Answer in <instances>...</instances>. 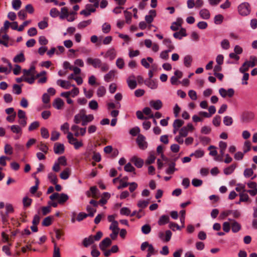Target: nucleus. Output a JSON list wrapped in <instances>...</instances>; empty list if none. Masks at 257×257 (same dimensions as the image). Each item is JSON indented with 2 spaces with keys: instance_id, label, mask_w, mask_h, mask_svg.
I'll list each match as a JSON object with an SVG mask.
<instances>
[{
  "instance_id": "1",
  "label": "nucleus",
  "mask_w": 257,
  "mask_h": 257,
  "mask_svg": "<svg viewBox=\"0 0 257 257\" xmlns=\"http://www.w3.org/2000/svg\"><path fill=\"white\" fill-rule=\"evenodd\" d=\"M94 119L93 114H86V111L84 109H81L79 113L76 114L74 117L73 121L75 124H79L81 122L82 126H86Z\"/></svg>"
},
{
  "instance_id": "2",
  "label": "nucleus",
  "mask_w": 257,
  "mask_h": 257,
  "mask_svg": "<svg viewBox=\"0 0 257 257\" xmlns=\"http://www.w3.org/2000/svg\"><path fill=\"white\" fill-rule=\"evenodd\" d=\"M239 14L242 16H246L250 13V5L248 3L244 2L239 5L238 7Z\"/></svg>"
},
{
  "instance_id": "3",
  "label": "nucleus",
  "mask_w": 257,
  "mask_h": 257,
  "mask_svg": "<svg viewBox=\"0 0 257 257\" xmlns=\"http://www.w3.org/2000/svg\"><path fill=\"white\" fill-rule=\"evenodd\" d=\"M101 60L98 58H92L88 57L86 59V63L89 65L92 66L95 68H98L100 66Z\"/></svg>"
},
{
  "instance_id": "4",
  "label": "nucleus",
  "mask_w": 257,
  "mask_h": 257,
  "mask_svg": "<svg viewBox=\"0 0 257 257\" xmlns=\"http://www.w3.org/2000/svg\"><path fill=\"white\" fill-rule=\"evenodd\" d=\"M219 93L220 95L223 98L227 96L232 97L234 94V90L232 88H229L227 90L223 88H221L219 89Z\"/></svg>"
},
{
  "instance_id": "5",
  "label": "nucleus",
  "mask_w": 257,
  "mask_h": 257,
  "mask_svg": "<svg viewBox=\"0 0 257 257\" xmlns=\"http://www.w3.org/2000/svg\"><path fill=\"white\" fill-rule=\"evenodd\" d=\"M172 233L170 230L166 231L165 233L162 231H160L158 233L159 237L162 240L166 242L169 241L172 236Z\"/></svg>"
},
{
  "instance_id": "6",
  "label": "nucleus",
  "mask_w": 257,
  "mask_h": 257,
  "mask_svg": "<svg viewBox=\"0 0 257 257\" xmlns=\"http://www.w3.org/2000/svg\"><path fill=\"white\" fill-rule=\"evenodd\" d=\"M145 137L141 134H139L137 139V142L140 148L143 150L147 147V143L145 141Z\"/></svg>"
},
{
  "instance_id": "7",
  "label": "nucleus",
  "mask_w": 257,
  "mask_h": 257,
  "mask_svg": "<svg viewBox=\"0 0 257 257\" xmlns=\"http://www.w3.org/2000/svg\"><path fill=\"white\" fill-rule=\"evenodd\" d=\"M254 117V114L251 111H245L241 115V119L242 121L248 122L252 120Z\"/></svg>"
},
{
  "instance_id": "8",
  "label": "nucleus",
  "mask_w": 257,
  "mask_h": 257,
  "mask_svg": "<svg viewBox=\"0 0 257 257\" xmlns=\"http://www.w3.org/2000/svg\"><path fill=\"white\" fill-rule=\"evenodd\" d=\"M112 243L111 239L109 237L103 239L99 243L100 249L102 251H105L106 248L109 246Z\"/></svg>"
},
{
  "instance_id": "9",
  "label": "nucleus",
  "mask_w": 257,
  "mask_h": 257,
  "mask_svg": "<svg viewBox=\"0 0 257 257\" xmlns=\"http://www.w3.org/2000/svg\"><path fill=\"white\" fill-rule=\"evenodd\" d=\"M64 146L62 144L56 143L54 146V152L56 154H62L64 152Z\"/></svg>"
},
{
  "instance_id": "10",
  "label": "nucleus",
  "mask_w": 257,
  "mask_h": 257,
  "mask_svg": "<svg viewBox=\"0 0 257 257\" xmlns=\"http://www.w3.org/2000/svg\"><path fill=\"white\" fill-rule=\"evenodd\" d=\"M228 220L231 222L232 231L234 233L238 232L241 229L240 224L235 220L231 219H228Z\"/></svg>"
},
{
  "instance_id": "11",
  "label": "nucleus",
  "mask_w": 257,
  "mask_h": 257,
  "mask_svg": "<svg viewBox=\"0 0 257 257\" xmlns=\"http://www.w3.org/2000/svg\"><path fill=\"white\" fill-rule=\"evenodd\" d=\"M135 79V76L134 75H132L127 79L128 86L131 89H134L137 87V83Z\"/></svg>"
},
{
  "instance_id": "12",
  "label": "nucleus",
  "mask_w": 257,
  "mask_h": 257,
  "mask_svg": "<svg viewBox=\"0 0 257 257\" xmlns=\"http://www.w3.org/2000/svg\"><path fill=\"white\" fill-rule=\"evenodd\" d=\"M116 55V51L113 48H111L107 50L106 52L104 57L108 58L110 60H113Z\"/></svg>"
},
{
  "instance_id": "13",
  "label": "nucleus",
  "mask_w": 257,
  "mask_h": 257,
  "mask_svg": "<svg viewBox=\"0 0 257 257\" xmlns=\"http://www.w3.org/2000/svg\"><path fill=\"white\" fill-rule=\"evenodd\" d=\"M150 105L155 110H159L162 107V102L160 100H151L150 102Z\"/></svg>"
},
{
  "instance_id": "14",
  "label": "nucleus",
  "mask_w": 257,
  "mask_h": 257,
  "mask_svg": "<svg viewBox=\"0 0 257 257\" xmlns=\"http://www.w3.org/2000/svg\"><path fill=\"white\" fill-rule=\"evenodd\" d=\"M131 161L133 162L134 165L138 168H142L144 164L143 160L137 158L136 157H134L131 159Z\"/></svg>"
},
{
  "instance_id": "15",
  "label": "nucleus",
  "mask_w": 257,
  "mask_h": 257,
  "mask_svg": "<svg viewBox=\"0 0 257 257\" xmlns=\"http://www.w3.org/2000/svg\"><path fill=\"white\" fill-rule=\"evenodd\" d=\"M187 36L186 30L184 28H181L179 32H175L173 34V36L176 39H181L182 37Z\"/></svg>"
},
{
  "instance_id": "16",
  "label": "nucleus",
  "mask_w": 257,
  "mask_h": 257,
  "mask_svg": "<svg viewBox=\"0 0 257 257\" xmlns=\"http://www.w3.org/2000/svg\"><path fill=\"white\" fill-rule=\"evenodd\" d=\"M145 84L147 85L149 88L155 89H156L158 87V84L156 81L151 79H149L144 81Z\"/></svg>"
},
{
  "instance_id": "17",
  "label": "nucleus",
  "mask_w": 257,
  "mask_h": 257,
  "mask_svg": "<svg viewBox=\"0 0 257 257\" xmlns=\"http://www.w3.org/2000/svg\"><path fill=\"white\" fill-rule=\"evenodd\" d=\"M57 85L60 86L61 87L68 89L71 86V84L69 81L59 79L57 81Z\"/></svg>"
},
{
  "instance_id": "18",
  "label": "nucleus",
  "mask_w": 257,
  "mask_h": 257,
  "mask_svg": "<svg viewBox=\"0 0 257 257\" xmlns=\"http://www.w3.org/2000/svg\"><path fill=\"white\" fill-rule=\"evenodd\" d=\"M245 63H247L249 68L253 67L257 64V58L254 56H251L249 60L245 61Z\"/></svg>"
},
{
  "instance_id": "19",
  "label": "nucleus",
  "mask_w": 257,
  "mask_h": 257,
  "mask_svg": "<svg viewBox=\"0 0 257 257\" xmlns=\"http://www.w3.org/2000/svg\"><path fill=\"white\" fill-rule=\"evenodd\" d=\"M200 16L205 20H208L210 18V14L209 11L206 9H203L200 10L199 12Z\"/></svg>"
},
{
  "instance_id": "20",
  "label": "nucleus",
  "mask_w": 257,
  "mask_h": 257,
  "mask_svg": "<svg viewBox=\"0 0 257 257\" xmlns=\"http://www.w3.org/2000/svg\"><path fill=\"white\" fill-rule=\"evenodd\" d=\"M64 104V101L60 98L55 99L53 103V106L58 109H60Z\"/></svg>"
},
{
  "instance_id": "21",
  "label": "nucleus",
  "mask_w": 257,
  "mask_h": 257,
  "mask_svg": "<svg viewBox=\"0 0 257 257\" xmlns=\"http://www.w3.org/2000/svg\"><path fill=\"white\" fill-rule=\"evenodd\" d=\"M115 70H111L107 74L104 75V81L108 82L110 81L115 76Z\"/></svg>"
},
{
  "instance_id": "22",
  "label": "nucleus",
  "mask_w": 257,
  "mask_h": 257,
  "mask_svg": "<svg viewBox=\"0 0 257 257\" xmlns=\"http://www.w3.org/2000/svg\"><path fill=\"white\" fill-rule=\"evenodd\" d=\"M169 222V217L166 215H162L159 220H158V224L159 225H163Z\"/></svg>"
},
{
  "instance_id": "23",
  "label": "nucleus",
  "mask_w": 257,
  "mask_h": 257,
  "mask_svg": "<svg viewBox=\"0 0 257 257\" xmlns=\"http://www.w3.org/2000/svg\"><path fill=\"white\" fill-rule=\"evenodd\" d=\"M163 43L168 48V50L169 51H172L175 48V47L172 44L171 40L169 38L164 39L163 40Z\"/></svg>"
},
{
  "instance_id": "24",
  "label": "nucleus",
  "mask_w": 257,
  "mask_h": 257,
  "mask_svg": "<svg viewBox=\"0 0 257 257\" xmlns=\"http://www.w3.org/2000/svg\"><path fill=\"white\" fill-rule=\"evenodd\" d=\"M69 199V196L64 193L60 194L58 199V203L62 204L66 202Z\"/></svg>"
},
{
  "instance_id": "25",
  "label": "nucleus",
  "mask_w": 257,
  "mask_h": 257,
  "mask_svg": "<svg viewBox=\"0 0 257 257\" xmlns=\"http://www.w3.org/2000/svg\"><path fill=\"white\" fill-rule=\"evenodd\" d=\"M93 242L94 239L92 238V235H90L88 237H86L83 239L82 243L85 247H87Z\"/></svg>"
},
{
  "instance_id": "26",
  "label": "nucleus",
  "mask_w": 257,
  "mask_h": 257,
  "mask_svg": "<svg viewBox=\"0 0 257 257\" xmlns=\"http://www.w3.org/2000/svg\"><path fill=\"white\" fill-rule=\"evenodd\" d=\"M25 60V58L23 53H21L20 54L16 55L13 59V61L15 63H21L23 62Z\"/></svg>"
},
{
  "instance_id": "27",
  "label": "nucleus",
  "mask_w": 257,
  "mask_h": 257,
  "mask_svg": "<svg viewBox=\"0 0 257 257\" xmlns=\"http://www.w3.org/2000/svg\"><path fill=\"white\" fill-rule=\"evenodd\" d=\"M90 216V217H93V214H87L84 212H80L76 218V220L78 221H81L83 220L84 219L86 218L87 217Z\"/></svg>"
},
{
  "instance_id": "28",
  "label": "nucleus",
  "mask_w": 257,
  "mask_h": 257,
  "mask_svg": "<svg viewBox=\"0 0 257 257\" xmlns=\"http://www.w3.org/2000/svg\"><path fill=\"white\" fill-rule=\"evenodd\" d=\"M192 62V57L191 56L188 55L184 58V64L186 67H190Z\"/></svg>"
},
{
  "instance_id": "29",
  "label": "nucleus",
  "mask_w": 257,
  "mask_h": 257,
  "mask_svg": "<svg viewBox=\"0 0 257 257\" xmlns=\"http://www.w3.org/2000/svg\"><path fill=\"white\" fill-rule=\"evenodd\" d=\"M23 72L24 75H34L35 74V67L34 66H32L29 69H24Z\"/></svg>"
},
{
  "instance_id": "30",
  "label": "nucleus",
  "mask_w": 257,
  "mask_h": 257,
  "mask_svg": "<svg viewBox=\"0 0 257 257\" xmlns=\"http://www.w3.org/2000/svg\"><path fill=\"white\" fill-rule=\"evenodd\" d=\"M235 168L236 165L235 164H232L224 169V173L226 175H230L233 173Z\"/></svg>"
},
{
  "instance_id": "31",
  "label": "nucleus",
  "mask_w": 257,
  "mask_h": 257,
  "mask_svg": "<svg viewBox=\"0 0 257 257\" xmlns=\"http://www.w3.org/2000/svg\"><path fill=\"white\" fill-rule=\"evenodd\" d=\"M53 217L52 216H48L45 218L42 222V224L44 226H49L52 222Z\"/></svg>"
},
{
  "instance_id": "32",
  "label": "nucleus",
  "mask_w": 257,
  "mask_h": 257,
  "mask_svg": "<svg viewBox=\"0 0 257 257\" xmlns=\"http://www.w3.org/2000/svg\"><path fill=\"white\" fill-rule=\"evenodd\" d=\"M48 178L49 181L53 184L57 183L58 179L56 174L53 173L48 174Z\"/></svg>"
},
{
  "instance_id": "33",
  "label": "nucleus",
  "mask_w": 257,
  "mask_h": 257,
  "mask_svg": "<svg viewBox=\"0 0 257 257\" xmlns=\"http://www.w3.org/2000/svg\"><path fill=\"white\" fill-rule=\"evenodd\" d=\"M69 16V12L67 8L63 7L61 10V15H60V18L61 19H64L66 18Z\"/></svg>"
},
{
  "instance_id": "34",
  "label": "nucleus",
  "mask_w": 257,
  "mask_h": 257,
  "mask_svg": "<svg viewBox=\"0 0 257 257\" xmlns=\"http://www.w3.org/2000/svg\"><path fill=\"white\" fill-rule=\"evenodd\" d=\"M91 20H88L87 21L81 22L78 24L77 27L79 29H83L87 26L89 25L91 23Z\"/></svg>"
},
{
  "instance_id": "35",
  "label": "nucleus",
  "mask_w": 257,
  "mask_h": 257,
  "mask_svg": "<svg viewBox=\"0 0 257 257\" xmlns=\"http://www.w3.org/2000/svg\"><path fill=\"white\" fill-rule=\"evenodd\" d=\"M69 169L67 168L64 171H63L60 175V177L62 179L66 180L69 177Z\"/></svg>"
},
{
  "instance_id": "36",
  "label": "nucleus",
  "mask_w": 257,
  "mask_h": 257,
  "mask_svg": "<svg viewBox=\"0 0 257 257\" xmlns=\"http://www.w3.org/2000/svg\"><path fill=\"white\" fill-rule=\"evenodd\" d=\"M52 242L54 243V252L53 257H61L60 248L57 246L56 243L55 242L54 239L52 240Z\"/></svg>"
},
{
  "instance_id": "37",
  "label": "nucleus",
  "mask_w": 257,
  "mask_h": 257,
  "mask_svg": "<svg viewBox=\"0 0 257 257\" xmlns=\"http://www.w3.org/2000/svg\"><path fill=\"white\" fill-rule=\"evenodd\" d=\"M142 232L145 234H149L151 231V227L149 224H145L141 228Z\"/></svg>"
},
{
  "instance_id": "38",
  "label": "nucleus",
  "mask_w": 257,
  "mask_h": 257,
  "mask_svg": "<svg viewBox=\"0 0 257 257\" xmlns=\"http://www.w3.org/2000/svg\"><path fill=\"white\" fill-rule=\"evenodd\" d=\"M21 0H13L12 1V7L15 10H18L21 6Z\"/></svg>"
},
{
  "instance_id": "39",
  "label": "nucleus",
  "mask_w": 257,
  "mask_h": 257,
  "mask_svg": "<svg viewBox=\"0 0 257 257\" xmlns=\"http://www.w3.org/2000/svg\"><path fill=\"white\" fill-rule=\"evenodd\" d=\"M223 123L226 126H230L233 123L232 118L229 116H225L223 118Z\"/></svg>"
},
{
  "instance_id": "40",
  "label": "nucleus",
  "mask_w": 257,
  "mask_h": 257,
  "mask_svg": "<svg viewBox=\"0 0 257 257\" xmlns=\"http://www.w3.org/2000/svg\"><path fill=\"white\" fill-rule=\"evenodd\" d=\"M13 92L16 94H20L22 93V88L18 84H14L13 86Z\"/></svg>"
},
{
  "instance_id": "41",
  "label": "nucleus",
  "mask_w": 257,
  "mask_h": 257,
  "mask_svg": "<svg viewBox=\"0 0 257 257\" xmlns=\"http://www.w3.org/2000/svg\"><path fill=\"white\" fill-rule=\"evenodd\" d=\"M67 137L68 140V142L72 145H73L74 143L77 141V139L74 138L73 134L70 132L68 133Z\"/></svg>"
},
{
  "instance_id": "42",
  "label": "nucleus",
  "mask_w": 257,
  "mask_h": 257,
  "mask_svg": "<svg viewBox=\"0 0 257 257\" xmlns=\"http://www.w3.org/2000/svg\"><path fill=\"white\" fill-rule=\"evenodd\" d=\"M105 93L106 89L104 86H101L99 87L97 91V95L98 97L103 96L105 95Z\"/></svg>"
},
{
  "instance_id": "43",
  "label": "nucleus",
  "mask_w": 257,
  "mask_h": 257,
  "mask_svg": "<svg viewBox=\"0 0 257 257\" xmlns=\"http://www.w3.org/2000/svg\"><path fill=\"white\" fill-rule=\"evenodd\" d=\"M143 112L146 115H149L147 117L148 118L154 117V114L152 113L151 109L148 107H145L143 110Z\"/></svg>"
},
{
  "instance_id": "44",
  "label": "nucleus",
  "mask_w": 257,
  "mask_h": 257,
  "mask_svg": "<svg viewBox=\"0 0 257 257\" xmlns=\"http://www.w3.org/2000/svg\"><path fill=\"white\" fill-rule=\"evenodd\" d=\"M223 20V17L220 14L216 15L214 19V22L216 25H219L222 23Z\"/></svg>"
},
{
  "instance_id": "45",
  "label": "nucleus",
  "mask_w": 257,
  "mask_h": 257,
  "mask_svg": "<svg viewBox=\"0 0 257 257\" xmlns=\"http://www.w3.org/2000/svg\"><path fill=\"white\" fill-rule=\"evenodd\" d=\"M32 199L28 197H25L23 199V203L25 207H29L32 203Z\"/></svg>"
},
{
  "instance_id": "46",
  "label": "nucleus",
  "mask_w": 257,
  "mask_h": 257,
  "mask_svg": "<svg viewBox=\"0 0 257 257\" xmlns=\"http://www.w3.org/2000/svg\"><path fill=\"white\" fill-rule=\"evenodd\" d=\"M124 170L126 172H133L135 174L136 173L135 172V168L132 165V164L130 163H128L125 165L124 168Z\"/></svg>"
},
{
  "instance_id": "47",
  "label": "nucleus",
  "mask_w": 257,
  "mask_h": 257,
  "mask_svg": "<svg viewBox=\"0 0 257 257\" xmlns=\"http://www.w3.org/2000/svg\"><path fill=\"white\" fill-rule=\"evenodd\" d=\"M184 121L181 119H175L173 122V127H177L179 128L184 124Z\"/></svg>"
},
{
  "instance_id": "48",
  "label": "nucleus",
  "mask_w": 257,
  "mask_h": 257,
  "mask_svg": "<svg viewBox=\"0 0 257 257\" xmlns=\"http://www.w3.org/2000/svg\"><path fill=\"white\" fill-rule=\"evenodd\" d=\"M111 29L110 25L107 23H105L103 24L102 26V31L104 33L107 34L108 33Z\"/></svg>"
},
{
  "instance_id": "49",
  "label": "nucleus",
  "mask_w": 257,
  "mask_h": 257,
  "mask_svg": "<svg viewBox=\"0 0 257 257\" xmlns=\"http://www.w3.org/2000/svg\"><path fill=\"white\" fill-rule=\"evenodd\" d=\"M239 196H240V202H247V201L250 202V201L249 200V199L248 195L247 194L241 193L239 194Z\"/></svg>"
},
{
  "instance_id": "50",
  "label": "nucleus",
  "mask_w": 257,
  "mask_h": 257,
  "mask_svg": "<svg viewBox=\"0 0 257 257\" xmlns=\"http://www.w3.org/2000/svg\"><path fill=\"white\" fill-rule=\"evenodd\" d=\"M40 125V123L38 121H35L33 122L29 126L28 130L29 131H33L34 130L37 128Z\"/></svg>"
},
{
  "instance_id": "51",
  "label": "nucleus",
  "mask_w": 257,
  "mask_h": 257,
  "mask_svg": "<svg viewBox=\"0 0 257 257\" xmlns=\"http://www.w3.org/2000/svg\"><path fill=\"white\" fill-rule=\"evenodd\" d=\"M89 107L92 110H96L98 107L97 101L94 100H91L89 103Z\"/></svg>"
},
{
  "instance_id": "52",
  "label": "nucleus",
  "mask_w": 257,
  "mask_h": 257,
  "mask_svg": "<svg viewBox=\"0 0 257 257\" xmlns=\"http://www.w3.org/2000/svg\"><path fill=\"white\" fill-rule=\"evenodd\" d=\"M41 134L42 137L44 139H48L49 137V133L47 128L42 127L41 129Z\"/></svg>"
},
{
  "instance_id": "53",
  "label": "nucleus",
  "mask_w": 257,
  "mask_h": 257,
  "mask_svg": "<svg viewBox=\"0 0 257 257\" xmlns=\"http://www.w3.org/2000/svg\"><path fill=\"white\" fill-rule=\"evenodd\" d=\"M204 153L203 151L198 150H196L194 153L190 155V157L195 156L196 158H201L204 156Z\"/></svg>"
},
{
  "instance_id": "54",
  "label": "nucleus",
  "mask_w": 257,
  "mask_h": 257,
  "mask_svg": "<svg viewBox=\"0 0 257 257\" xmlns=\"http://www.w3.org/2000/svg\"><path fill=\"white\" fill-rule=\"evenodd\" d=\"M253 174V171L252 169L247 168L245 169L243 172V175L245 178H249Z\"/></svg>"
},
{
  "instance_id": "55",
  "label": "nucleus",
  "mask_w": 257,
  "mask_h": 257,
  "mask_svg": "<svg viewBox=\"0 0 257 257\" xmlns=\"http://www.w3.org/2000/svg\"><path fill=\"white\" fill-rule=\"evenodd\" d=\"M221 46L222 49L227 50L229 48L230 44L228 40L224 39L221 42Z\"/></svg>"
},
{
  "instance_id": "56",
  "label": "nucleus",
  "mask_w": 257,
  "mask_h": 257,
  "mask_svg": "<svg viewBox=\"0 0 257 257\" xmlns=\"http://www.w3.org/2000/svg\"><path fill=\"white\" fill-rule=\"evenodd\" d=\"M220 122L221 116L219 115H216L213 119V124L216 126H218L219 125H220Z\"/></svg>"
},
{
  "instance_id": "57",
  "label": "nucleus",
  "mask_w": 257,
  "mask_h": 257,
  "mask_svg": "<svg viewBox=\"0 0 257 257\" xmlns=\"http://www.w3.org/2000/svg\"><path fill=\"white\" fill-rule=\"evenodd\" d=\"M90 190L92 193L91 196L93 198H97V194H98V192H99L97 187L96 186L91 187L90 189Z\"/></svg>"
},
{
  "instance_id": "58",
  "label": "nucleus",
  "mask_w": 257,
  "mask_h": 257,
  "mask_svg": "<svg viewBox=\"0 0 257 257\" xmlns=\"http://www.w3.org/2000/svg\"><path fill=\"white\" fill-rule=\"evenodd\" d=\"M231 214V210H228L224 211L222 212L220 215H219V218L220 219H225L227 216Z\"/></svg>"
},
{
  "instance_id": "59",
  "label": "nucleus",
  "mask_w": 257,
  "mask_h": 257,
  "mask_svg": "<svg viewBox=\"0 0 257 257\" xmlns=\"http://www.w3.org/2000/svg\"><path fill=\"white\" fill-rule=\"evenodd\" d=\"M192 184L194 187H197L202 185L203 181L200 179L194 178L192 181Z\"/></svg>"
},
{
  "instance_id": "60",
  "label": "nucleus",
  "mask_w": 257,
  "mask_h": 257,
  "mask_svg": "<svg viewBox=\"0 0 257 257\" xmlns=\"http://www.w3.org/2000/svg\"><path fill=\"white\" fill-rule=\"evenodd\" d=\"M156 159V157L154 154H151L147 160L146 161V163L148 165L151 164L153 163Z\"/></svg>"
},
{
  "instance_id": "61",
  "label": "nucleus",
  "mask_w": 257,
  "mask_h": 257,
  "mask_svg": "<svg viewBox=\"0 0 257 257\" xmlns=\"http://www.w3.org/2000/svg\"><path fill=\"white\" fill-rule=\"evenodd\" d=\"M188 129L187 127H182L179 132V135L181 137H185L188 135Z\"/></svg>"
},
{
  "instance_id": "62",
  "label": "nucleus",
  "mask_w": 257,
  "mask_h": 257,
  "mask_svg": "<svg viewBox=\"0 0 257 257\" xmlns=\"http://www.w3.org/2000/svg\"><path fill=\"white\" fill-rule=\"evenodd\" d=\"M149 204L148 201L146 200H139L138 203V206L139 207L143 209L146 208Z\"/></svg>"
},
{
  "instance_id": "63",
  "label": "nucleus",
  "mask_w": 257,
  "mask_h": 257,
  "mask_svg": "<svg viewBox=\"0 0 257 257\" xmlns=\"http://www.w3.org/2000/svg\"><path fill=\"white\" fill-rule=\"evenodd\" d=\"M59 12L56 8H52L50 11V15L53 18H56L59 15Z\"/></svg>"
},
{
  "instance_id": "64",
  "label": "nucleus",
  "mask_w": 257,
  "mask_h": 257,
  "mask_svg": "<svg viewBox=\"0 0 257 257\" xmlns=\"http://www.w3.org/2000/svg\"><path fill=\"white\" fill-rule=\"evenodd\" d=\"M199 140L201 143L204 145L209 144L211 141L210 139H209V138L203 136L200 137Z\"/></svg>"
}]
</instances>
